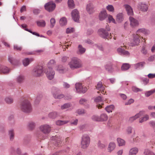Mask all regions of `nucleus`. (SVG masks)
<instances>
[{"label": "nucleus", "mask_w": 155, "mask_h": 155, "mask_svg": "<svg viewBox=\"0 0 155 155\" xmlns=\"http://www.w3.org/2000/svg\"><path fill=\"white\" fill-rule=\"evenodd\" d=\"M70 68L72 69H78L83 67L81 61L77 57H73L68 63Z\"/></svg>", "instance_id": "f257e3e1"}, {"label": "nucleus", "mask_w": 155, "mask_h": 155, "mask_svg": "<svg viewBox=\"0 0 155 155\" xmlns=\"http://www.w3.org/2000/svg\"><path fill=\"white\" fill-rule=\"evenodd\" d=\"M20 108L25 113H29L32 111L31 104L27 100H25L21 103Z\"/></svg>", "instance_id": "f03ea898"}, {"label": "nucleus", "mask_w": 155, "mask_h": 155, "mask_svg": "<svg viewBox=\"0 0 155 155\" xmlns=\"http://www.w3.org/2000/svg\"><path fill=\"white\" fill-rule=\"evenodd\" d=\"M90 142L89 136L87 134H83L81 137V146L82 148L87 149L89 146Z\"/></svg>", "instance_id": "7ed1b4c3"}, {"label": "nucleus", "mask_w": 155, "mask_h": 155, "mask_svg": "<svg viewBox=\"0 0 155 155\" xmlns=\"http://www.w3.org/2000/svg\"><path fill=\"white\" fill-rule=\"evenodd\" d=\"M43 72V68L41 66H38L35 67L32 70V74L35 77L41 76Z\"/></svg>", "instance_id": "20e7f679"}, {"label": "nucleus", "mask_w": 155, "mask_h": 155, "mask_svg": "<svg viewBox=\"0 0 155 155\" xmlns=\"http://www.w3.org/2000/svg\"><path fill=\"white\" fill-rule=\"evenodd\" d=\"M45 9L49 12L53 11L55 8L56 5L53 2H50L45 5Z\"/></svg>", "instance_id": "39448f33"}, {"label": "nucleus", "mask_w": 155, "mask_h": 155, "mask_svg": "<svg viewBox=\"0 0 155 155\" xmlns=\"http://www.w3.org/2000/svg\"><path fill=\"white\" fill-rule=\"evenodd\" d=\"M75 88L77 92L78 93H84L87 90V88L86 87H83L81 84L77 83L75 84Z\"/></svg>", "instance_id": "423d86ee"}, {"label": "nucleus", "mask_w": 155, "mask_h": 155, "mask_svg": "<svg viewBox=\"0 0 155 155\" xmlns=\"http://www.w3.org/2000/svg\"><path fill=\"white\" fill-rule=\"evenodd\" d=\"M71 15L72 18L75 22H79L80 15L79 12L77 9H74L72 10Z\"/></svg>", "instance_id": "0eeeda50"}, {"label": "nucleus", "mask_w": 155, "mask_h": 155, "mask_svg": "<svg viewBox=\"0 0 155 155\" xmlns=\"http://www.w3.org/2000/svg\"><path fill=\"white\" fill-rule=\"evenodd\" d=\"M40 129L44 134H48L50 133L51 130V127L48 125L46 124L40 126Z\"/></svg>", "instance_id": "6e6552de"}, {"label": "nucleus", "mask_w": 155, "mask_h": 155, "mask_svg": "<svg viewBox=\"0 0 155 155\" xmlns=\"http://www.w3.org/2000/svg\"><path fill=\"white\" fill-rule=\"evenodd\" d=\"M46 74L49 80H51L54 78L55 72L52 68L48 67V68L47 69Z\"/></svg>", "instance_id": "1a4fd4ad"}, {"label": "nucleus", "mask_w": 155, "mask_h": 155, "mask_svg": "<svg viewBox=\"0 0 155 155\" xmlns=\"http://www.w3.org/2000/svg\"><path fill=\"white\" fill-rule=\"evenodd\" d=\"M134 39L131 41V45L133 46L137 45L139 44L140 42V39L141 38V37L139 35H134Z\"/></svg>", "instance_id": "9d476101"}, {"label": "nucleus", "mask_w": 155, "mask_h": 155, "mask_svg": "<svg viewBox=\"0 0 155 155\" xmlns=\"http://www.w3.org/2000/svg\"><path fill=\"white\" fill-rule=\"evenodd\" d=\"M99 34L101 37L106 38L108 36L109 34L104 28H101L98 30Z\"/></svg>", "instance_id": "9b49d317"}, {"label": "nucleus", "mask_w": 155, "mask_h": 155, "mask_svg": "<svg viewBox=\"0 0 155 155\" xmlns=\"http://www.w3.org/2000/svg\"><path fill=\"white\" fill-rule=\"evenodd\" d=\"M137 7L140 11L143 12H145L147 11L148 8L147 5L142 2H140L138 3Z\"/></svg>", "instance_id": "f8f14e48"}, {"label": "nucleus", "mask_w": 155, "mask_h": 155, "mask_svg": "<svg viewBox=\"0 0 155 155\" xmlns=\"http://www.w3.org/2000/svg\"><path fill=\"white\" fill-rule=\"evenodd\" d=\"M25 79V76L22 74H20L17 77L16 81L18 84H21L24 82Z\"/></svg>", "instance_id": "ddd939ff"}, {"label": "nucleus", "mask_w": 155, "mask_h": 155, "mask_svg": "<svg viewBox=\"0 0 155 155\" xmlns=\"http://www.w3.org/2000/svg\"><path fill=\"white\" fill-rule=\"evenodd\" d=\"M129 20L130 22V25L131 26L134 27L138 25L139 24L138 21L133 17L130 16Z\"/></svg>", "instance_id": "4468645a"}, {"label": "nucleus", "mask_w": 155, "mask_h": 155, "mask_svg": "<svg viewBox=\"0 0 155 155\" xmlns=\"http://www.w3.org/2000/svg\"><path fill=\"white\" fill-rule=\"evenodd\" d=\"M144 112H145L144 111H140L139 113L137 114L134 116L130 117L129 118V121L131 122H132L134 120H136V119L143 115V114L144 113Z\"/></svg>", "instance_id": "2eb2a0df"}, {"label": "nucleus", "mask_w": 155, "mask_h": 155, "mask_svg": "<svg viewBox=\"0 0 155 155\" xmlns=\"http://www.w3.org/2000/svg\"><path fill=\"white\" fill-rule=\"evenodd\" d=\"M124 7L128 15L131 16L133 15V11L131 7L128 5H125Z\"/></svg>", "instance_id": "dca6fc26"}, {"label": "nucleus", "mask_w": 155, "mask_h": 155, "mask_svg": "<svg viewBox=\"0 0 155 155\" xmlns=\"http://www.w3.org/2000/svg\"><path fill=\"white\" fill-rule=\"evenodd\" d=\"M117 51L118 53L121 55H125L129 56L130 54V53L127 51H125L124 49L120 48H118L117 49Z\"/></svg>", "instance_id": "f3484780"}, {"label": "nucleus", "mask_w": 155, "mask_h": 155, "mask_svg": "<svg viewBox=\"0 0 155 155\" xmlns=\"http://www.w3.org/2000/svg\"><path fill=\"white\" fill-rule=\"evenodd\" d=\"M8 61L12 65H16L19 64V61L11 56H8Z\"/></svg>", "instance_id": "a211bd4d"}, {"label": "nucleus", "mask_w": 155, "mask_h": 155, "mask_svg": "<svg viewBox=\"0 0 155 155\" xmlns=\"http://www.w3.org/2000/svg\"><path fill=\"white\" fill-rule=\"evenodd\" d=\"M107 14L105 10L101 11L99 15V19L101 21L104 20L107 17Z\"/></svg>", "instance_id": "6ab92c4d"}, {"label": "nucleus", "mask_w": 155, "mask_h": 155, "mask_svg": "<svg viewBox=\"0 0 155 155\" xmlns=\"http://www.w3.org/2000/svg\"><path fill=\"white\" fill-rule=\"evenodd\" d=\"M86 10L89 14H92L94 12L93 4L91 3L88 4L87 5Z\"/></svg>", "instance_id": "aec40b11"}, {"label": "nucleus", "mask_w": 155, "mask_h": 155, "mask_svg": "<svg viewBox=\"0 0 155 155\" xmlns=\"http://www.w3.org/2000/svg\"><path fill=\"white\" fill-rule=\"evenodd\" d=\"M33 60L34 59L32 58H25L22 61L23 64L24 66H27L29 64L30 62L33 61Z\"/></svg>", "instance_id": "412c9836"}, {"label": "nucleus", "mask_w": 155, "mask_h": 155, "mask_svg": "<svg viewBox=\"0 0 155 155\" xmlns=\"http://www.w3.org/2000/svg\"><path fill=\"white\" fill-rule=\"evenodd\" d=\"M148 31L146 30L144 28H141L139 29L137 31L136 34L141 36L142 34H144L145 35L147 34Z\"/></svg>", "instance_id": "4be33fe9"}, {"label": "nucleus", "mask_w": 155, "mask_h": 155, "mask_svg": "<svg viewBox=\"0 0 155 155\" xmlns=\"http://www.w3.org/2000/svg\"><path fill=\"white\" fill-rule=\"evenodd\" d=\"M10 69L6 66H3L0 68V73L4 74H7L9 73Z\"/></svg>", "instance_id": "5701e85b"}, {"label": "nucleus", "mask_w": 155, "mask_h": 155, "mask_svg": "<svg viewBox=\"0 0 155 155\" xmlns=\"http://www.w3.org/2000/svg\"><path fill=\"white\" fill-rule=\"evenodd\" d=\"M106 70L109 72H112L114 69L112 68V65L111 64H108L104 66Z\"/></svg>", "instance_id": "b1692460"}, {"label": "nucleus", "mask_w": 155, "mask_h": 155, "mask_svg": "<svg viewBox=\"0 0 155 155\" xmlns=\"http://www.w3.org/2000/svg\"><path fill=\"white\" fill-rule=\"evenodd\" d=\"M116 145L115 143L114 142H110L108 145V151L111 152L115 148Z\"/></svg>", "instance_id": "393cba45"}, {"label": "nucleus", "mask_w": 155, "mask_h": 155, "mask_svg": "<svg viewBox=\"0 0 155 155\" xmlns=\"http://www.w3.org/2000/svg\"><path fill=\"white\" fill-rule=\"evenodd\" d=\"M78 51L77 52V53L80 54H84L86 51V49L83 48L81 45H78Z\"/></svg>", "instance_id": "a878e982"}, {"label": "nucleus", "mask_w": 155, "mask_h": 155, "mask_svg": "<svg viewBox=\"0 0 155 155\" xmlns=\"http://www.w3.org/2000/svg\"><path fill=\"white\" fill-rule=\"evenodd\" d=\"M145 63L144 62H139L134 64V67L136 69L143 68Z\"/></svg>", "instance_id": "bb28decb"}, {"label": "nucleus", "mask_w": 155, "mask_h": 155, "mask_svg": "<svg viewBox=\"0 0 155 155\" xmlns=\"http://www.w3.org/2000/svg\"><path fill=\"white\" fill-rule=\"evenodd\" d=\"M138 151V149L137 147H134L131 149L129 151V155H136Z\"/></svg>", "instance_id": "cd10ccee"}, {"label": "nucleus", "mask_w": 155, "mask_h": 155, "mask_svg": "<svg viewBox=\"0 0 155 155\" xmlns=\"http://www.w3.org/2000/svg\"><path fill=\"white\" fill-rule=\"evenodd\" d=\"M53 139H54V142L53 143L55 142L56 145L58 146L59 145V144L61 143V137H58V136H56L54 137Z\"/></svg>", "instance_id": "c85d7f7f"}, {"label": "nucleus", "mask_w": 155, "mask_h": 155, "mask_svg": "<svg viewBox=\"0 0 155 155\" xmlns=\"http://www.w3.org/2000/svg\"><path fill=\"white\" fill-rule=\"evenodd\" d=\"M123 20V15L122 13H119L117 15L116 20L118 22H121Z\"/></svg>", "instance_id": "c756f323"}, {"label": "nucleus", "mask_w": 155, "mask_h": 155, "mask_svg": "<svg viewBox=\"0 0 155 155\" xmlns=\"http://www.w3.org/2000/svg\"><path fill=\"white\" fill-rule=\"evenodd\" d=\"M36 23L38 26L40 27H44L46 25L45 21L43 20H41L40 21H37Z\"/></svg>", "instance_id": "7c9ffc66"}, {"label": "nucleus", "mask_w": 155, "mask_h": 155, "mask_svg": "<svg viewBox=\"0 0 155 155\" xmlns=\"http://www.w3.org/2000/svg\"><path fill=\"white\" fill-rule=\"evenodd\" d=\"M60 92V90L55 87H53L51 89V93L53 96L57 94Z\"/></svg>", "instance_id": "2f4dec72"}, {"label": "nucleus", "mask_w": 155, "mask_h": 155, "mask_svg": "<svg viewBox=\"0 0 155 155\" xmlns=\"http://www.w3.org/2000/svg\"><path fill=\"white\" fill-rule=\"evenodd\" d=\"M43 52V50H38L35 51L31 52H26L23 53V54H24L26 55H33L35 54L36 53H41Z\"/></svg>", "instance_id": "473e14b6"}, {"label": "nucleus", "mask_w": 155, "mask_h": 155, "mask_svg": "<svg viewBox=\"0 0 155 155\" xmlns=\"http://www.w3.org/2000/svg\"><path fill=\"white\" fill-rule=\"evenodd\" d=\"M58 114L56 112H52L49 113V117L51 118L54 119L58 117Z\"/></svg>", "instance_id": "72a5a7b5"}, {"label": "nucleus", "mask_w": 155, "mask_h": 155, "mask_svg": "<svg viewBox=\"0 0 155 155\" xmlns=\"http://www.w3.org/2000/svg\"><path fill=\"white\" fill-rule=\"evenodd\" d=\"M100 117L101 121H106L107 120L108 118L107 114L104 113L101 114Z\"/></svg>", "instance_id": "f704fd0d"}, {"label": "nucleus", "mask_w": 155, "mask_h": 155, "mask_svg": "<svg viewBox=\"0 0 155 155\" xmlns=\"http://www.w3.org/2000/svg\"><path fill=\"white\" fill-rule=\"evenodd\" d=\"M69 122V120H58L56 122V124L57 125H62Z\"/></svg>", "instance_id": "c9c22d12"}, {"label": "nucleus", "mask_w": 155, "mask_h": 155, "mask_svg": "<svg viewBox=\"0 0 155 155\" xmlns=\"http://www.w3.org/2000/svg\"><path fill=\"white\" fill-rule=\"evenodd\" d=\"M117 141L118 143V145L119 146H123L125 144V141L120 138H118L117 139Z\"/></svg>", "instance_id": "e433bc0d"}, {"label": "nucleus", "mask_w": 155, "mask_h": 155, "mask_svg": "<svg viewBox=\"0 0 155 155\" xmlns=\"http://www.w3.org/2000/svg\"><path fill=\"white\" fill-rule=\"evenodd\" d=\"M114 106L113 105H111L107 106L105 108V109L108 113H110L112 112L113 110L114 109Z\"/></svg>", "instance_id": "4c0bfd02"}, {"label": "nucleus", "mask_w": 155, "mask_h": 155, "mask_svg": "<svg viewBox=\"0 0 155 155\" xmlns=\"http://www.w3.org/2000/svg\"><path fill=\"white\" fill-rule=\"evenodd\" d=\"M68 6L70 8L73 9L74 8L75 5L73 0H68Z\"/></svg>", "instance_id": "58836bf2"}, {"label": "nucleus", "mask_w": 155, "mask_h": 155, "mask_svg": "<svg viewBox=\"0 0 155 155\" xmlns=\"http://www.w3.org/2000/svg\"><path fill=\"white\" fill-rule=\"evenodd\" d=\"M59 23L61 26H63L66 24L67 20L66 18L63 17L60 19Z\"/></svg>", "instance_id": "ea45409f"}, {"label": "nucleus", "mask_w": 155, "mask_h": 155, "mask_svg": "<svg viewBox=\"0 0 155 155\" xmlns=\"http://www.w3.org/2000/svg\"><path fill=\"white\" fill-rule=\"evenodd\" d=\"M130 65L127 63L123 64L121 67V70L123 71H126L128 70L130 68Z\"/></svg>", "instance_id": "a19ab883"}, {"label": "nucleus", "mask_w": 155, "mask_h": 155, "mask_svg": "<svg viewBox=\"0 0 155 155\" xmlns=\"http://www.w3.org/2000/svg\"><path fill=\"white\" fill-rule=\"evenodd\" d=\"M56 70L60 73H63L64 72V68L63 66L60 65L57 66Z\"/></svg>", "instance_id": "79ce46f5"}, {"label": "nucleus", "mask_w": 155, "mask_h": 155, "mask_svg": "<svg viewBox=\"0 0 155 155\" xmlns=\"http://www.w3.org/2000/svg\"><path fill=\"white\" fill-rule=\"evenodd\" d=\"M9 135L10 140H12L14 137V133L13 129H11L9 131Z\"/></svg>", "instance_id": "37998d69"}, {"label": "nucleus", "mask_w": 155, "mask_h": 155, "mask_svg": "<svg viewBox=\"0 0 155 155\" xmlns=\"http://www.w3.org/2000/svg\"><path fill=\"white\" fill-rule=\"evenodd\" d=\"M9 135L10 140H12L14 137V133L13 129H11L9 131Z\"/></svg>", "instance_id": "c03bdc74"}, {"label": "nucleus", "mask_w": 155, "mask_h": 155, "mask_svg": "<svg viewBox=\"0 0 155 155\" xmlns=\"http://www.w3.org/2000/svg\"><path fill=\"white\" fill-rule=\"evenodd\" d=\"M155 92V89L151 90L146 92L145 93V96L147 97H148L153 94Z\"/></svg>", "instance_id": "a18cd8bd"}, {"label": "nucleus", "mask_w": 155, "mask_h": 155, "mask_svg": "<svg viewBox=\"0 0 155 155\" xmlns=\"http://www.w3.org/2000/svg\"><path fill=\"white\" fill-rule=\"evenodd\" d=\"M96 88L98 90H104V87L103 86L102 83L101 81H99L97 84L96 86Z\"/></svg>", "instance_id": "49530a36"}, {"label": "nucleus", "mask_w": 155, "mask_h": 155, "mask_svg": "<svg viewBox=\"0 0 155 155\" xmlns=\"http://www.w3.org/2000/svg\"><path fill=\"white\" fill-rule=\"evenodd\" d=\"M5 102L8 104H11L13 102V100L12 98L11 97H6L5 99Z\"/></svg>", "instance_id": "de8ad7c7"}, {"label": "nucleus", "mask_w": 155, "mask_h": 155, "mask_svg": "<svg viewBox=\"0 0 155 155\" xmlns=\"http://www.w3.org/2000/svg\"><path fill=\"white\" fill-rule=\"evenodd\" d=\"M144 154V155H155L153 152L147 149L145 150Z\"/></svg>", "instance_id": "09e8293b"}, {"label": "nucleus", "mask_w": 155, "mask_h": 155, "mask_svg": "<svg viewBox=\"0 0 155 155\" xmlns=\"http://www.w3.org/2000/svg\"><path fill=\"white\" fill-rule=\"evenodd\" d=\"M35 123L33 122H31L29 123L28 124V127L30 130H32L35 127Z\"/></svg>", "instance_id": "8fccbe9b"}, {"label": "nucleus", "mask_w": 155, "mask_h": 155, "mask_svg": "<svg viewBox=\"0 0 155 155\" xmlns=\"http://www.w3.org/2000/svg\"><path fill=\"white\" fill-rule=\"evenodd\" d=\"M149 119V116L147 115H146L142 118H140L139 120V122L142 123L144 121H146Z\"/></svg>", "instance_id": "3c124183"}, {"label": "nucleus", "mask_w": 155, "mask_h": 155, "mask_svg": "<svg viewBox=\"0 0 155 155\" xmlns=\"http://www.w3.org/2000/svg\"><path fill=\"white\" fill-rule=\"evenodd\" d=\"M71 107L70 103H65L61 106V109L62 110Z\"/></svg>", "instance_id": "603ef678"}, {"label": "nucleus", "mask_w": 155, "mask_h": 155, "mask_svg": "<svg viewBox=\"0 0 155 155\" xmlns=\"http://www.w3.org/2000/svg\"><path fill=\"white\" fill-rule=\"evenodd\" d=\"M22 49V47L15 45H14V49L15 51H21Z\"/></svg>", "instance_id": "864d4df0"}, {"label": "nucleus", "mask_w": 155, "mask_h": 155, "mask_svg": "<svg viewBox=\"0 0 155 155\" xmlns=\"http://www.w3.org/2000/svg\"><path fill=\"white\" fill-rule=\"evenodd\" d=\"M92 119L94 121H101L100 116L94 115L92 117Z\"/></svg>", "instance_id": "5fc2aeb1"}, {"label": "nucleus", "mask_w": 155, "mask_h": 155, "mask_svg": "<svg viewBox=\"0 0 155 155\" xmlns=\"http://www.w3.org/2000/svg\"><path fill=\"white\" fill-rule=\"evenodd\" d=\"M51 25L50 27L53 28L54 26L55 23V20L54 18H52L50 20Z\"/></svg>", "instance_id": "6e6d98bb"}, {"label": "nucleus", "mask_w": 155, "mask_h": 155, "mask_svg": "<svg viewBox=\"0 0 155 155\" xmlns=\"http://www.w3.org/2000/svg\"><path fill=\"white\" fill-rule=\"evenodd\" d=\"M107 9L110 12H114V8L113 6L111 5H108L107 6Z\"/></svg>", "instance_id": "4d7b16f0"}, {"label": "nucleus", "mask_w": 155, "mask_h": 155, "mask_svg": "<svg viewBox=\"0 0 155 155\" xmlns=\"http://www.w3.org/2000/svg\"><path fill=\"white\" fill-rule=\"evenodd\" d=\"M41 10L38 8H34L33 10V14L35 15H38L40 13Z\"/></svg>", "instance_id": "13d9d810"}, {"label": "nucleus", "mask_w": 155, "mask_h": 155, "mask_svg": "<svg viewBox=\"0 0 155 155\" xmlns=\"http://www.w3.org/2000/svg\"><path fill=\"white\" fill-rule=\"evenodd\" d=\"M53 97L55 99H60L64 97V95L63 94H57L56 95H54Z\"/></svg>", "instance_id": "bf43d9fd"}, {"label": "nucleus", "mask_w": 155, "mask_h": 155, "mask_svg": "<svg viewBox=\"0 0 155 155\" xmlns=\"http://www.w3.org/2000/svg\"><path fill=\"white\" fill-rule=\"evenodd\" d=\"M108 20L110 23L112 22L113 23H116L115 20L113 18L112 16L111 15H109L108 16Z\"/></svg>", "instance_id": "052dcab7"}, {"label": "nucleus", "mask_w": 155, "mask_h": 155, "mask_svg": "<svg viewBox=\"0 0 155 155\" xmlns=\"http://www.w3.org/2000/svg\"><path fill=\"white\" fill-rule=\"evenodd\" d=\"M132 91L136 92H137L139 91H142V89L137 88L136 87L133 86L132 88Z\"/></svg>", "instance_id": "680f3d73"}, {"label": "nucleus", "mask_w": 155, "mask_h": 155, "mask_svg": "<svg viewBox=\"0 0 155 155\" xmlns=\"http://www.w3.org/2000/svg\"><path fill=\"white\" fill-rule=\"evenodd\" d=\"M134 102V100L132 99L131 98L130 99L127 101L125 103V105H129L131 104L132 103H133Z\"/></svg>", "instance_id": "e2e57ef3"}, {"label": "nucleus", "mask_w": 155, "mask_h": 155, "mask_svg": "<svg viewBox=\"0 0 155 155\" xmlns=\"http://www.w3.org/2000/svg\"><path fill=\"white\" fill-rule=\"evenodd\" d=\"M55 63V61L54 60H50L49 62L48 63V67H50L51 68V66L54 64Z\"/></svg>", "instance_id": "0e129e2a"}, {"label": "nucleus", "mask_w": 155, "mask_h": 155, "mask_svg": "<svg viewBox=\"0 0 155 155\" xmlns=\"http://www.w3.org/2000/svg\"><path fill=\"white\" fill-rule=\"evenodd\" d=\"M149 124L150 127L153 128L155 127V121H151L149 122Z\"/></svg>", "instance_id": "69168bd1"}, {"label": "nucleus", "mask_w": 155, "mask_h": 155, "mask_svg": "<svg viewBox=\"0 0 155 155\" xmlns=\"http://www.w3.org/2000/svg\"><path fill=\"white\" fill-rule=\"evenodd\" d=\"M87 100L84 98L81 99L79 101V103L81 104H85L86 103Z\"/></svg>", "instance_id": "338daca9"}, {"label": "nucleus", "mask_w": 155, "mask_h": 155, "mask_svg": "<svg viewBox=\"0 0 155 155\" xmlns=\"http://www.w3.org/2000/svg\"><path fill=\"white\" fill-rule=\"evenodd\" d=\"M94 101L96 102H101L102 101V97L101 96H99L95 98Z\"/></svg>", "instance_id": "774afa93"}]
</instances>
